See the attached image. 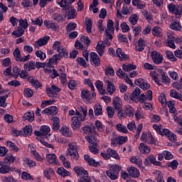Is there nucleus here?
I'll use <instances>...</instances> for the list:
<instances>
[{
  "instance_id": "f257e3e1",
  "label": "nucleus",
  "mask_w": 182,
  "mask_h": 182,
  "mask_svg": "<svg viewBox=\"0 0 182 182\" xmlns=\"http://www.w3.org/2000/svg\"><path fill=\"white\" fill-rule=\"evenodd\" d=\"M50 127L48 125H43L40 127V130H35L34 135L38 137L39 139H46V140H49V137H50Z\"/></svg>"
},
{
  "instance_id": "f03ea898",
  "label": "nucleus",
  "mask_w": 182,
  "mask_h": 182,
  "mask_svg": "<svg viewBox=\"0 0 182 182\" xmlns=\"http://www.w3.org/2000/svg\"><path fill=\"white\" fill-rule=\"evenodd\" d=\"M122 170V166L117 164H113L109 169L106 171V174L110 180H117L119 178V173Z\"/></svg>"
},
{
  "instance_id": "7ed1b4c3",
  "label": "nucleus",
  "mask_w": 182,
  "mask_h": 182,
  "mask_svg": "<svg viewBox=\"0 0 182 182\" xmlns=\"http://www.w3.org/2000/svg\"><path fill=\"white\" fill-rule=\"evenodd\" d=\"M85 140L90 144L89 146V150L93 154H99V149H97V138L93 136H85Z\"/></svg>"
},
{
  "instance_id": "20e7f679",
  "label": "nucleus",
  "mask_w": 182,
  "mask_h": 182,
  "mask_svg": "<svg viewBox=\"0 0 182 182\" xmlns=\"http://www.w3.org/2000/svg\"><path fill=\"white\" fill-rule=\"evenodd\" d=\"M80 132L83 134H87V137H93L96 138V128L95 127H91L90 125H85L84 127H82Z\"/></svg>"
},
{
  "instance_id": "39448f33",
  "label": "nucleus",
  "mask_w": 182,
  "mask_h": 182,
  "mask_svg": "<svg viewBox=\"0 0 182 182\" xmlns=\"http://www.w3.org/2000/svg\"><path fill=\"white\" fill-rule=\"evenodd\" d=\"M129 141V138L127 136H117L115 138L112 137L111 139V146L113 147H117V146H122V144H124V143H127Z\"/></svg>"
},
{
  "instance_id": "423d86ee",
  "label": "nucleus",
  "mask_w": 182,
  "mask_h": 182,
  "mask_svg": "<svg viewBox=\"0 0 182 182\" xmlns=\"http://www.w3.org/2000/svg\"><path fill=\"white\" fill-rule=\"evenodd\" d=\"M161 136H162V137H166V139H168L169 141H171V143H176V141H177V135L167 128L162 129Z\"/></svg>"
},
{
  "instance_id": "0eeeda50",
  "label": "nucleus",
  "mask_w": 182,
  "mask_h": 182,
  "mask_svg": "<svg viewBox=\"0 0 182 182\" xmlns=\"http://www.w3.org/2000/svg\"><path fill=\"white\" fill-rule=\"evenodd\" d=\"M60 45L61 43L60 41H55L53 45V49L54 50H57L58 55H60L61 58H68L69 56V55L68 54V52H66V50L65 48H62Z\"/></svg>"
},
{
  "instance_id": "6e6552de",
  "label": "nucleus",
  "mask_w": 182,
  "mask_h": 182,
  "mask_svg": "<svg viewBox=\"0 0 182 182\" xmlns=\"http://www.w3.org/2000/svg\"><path fill=\"white\" fill-rule=\"evenodd\" d=\"M151 56L154 63L156 65H160V63H163V60H164L163 55L159 51H152L151 53Z\"/></svg>"
},
{
  "instance_id": "1a4fd4ad",
  "label": "nucleus",
  "mask_w": 182,
  "mask_h": 182,
  "mask_svg": "<svg viewBox=\"0 0 182 182\" xmlns=\"http://www.w3.org/2000/svg\"><path fill=\"white\" fill-rule=\"evenodd\" d=\"M67 154L70 156L71 159H73V160H79V152H77V149L75 148V146L72 144L68 145Z\"/></svg>"
},
{
  "instance_id": "9d476101",
  "label": "nucleus",
  "mask_w": 182,
  "mask_h": 182,
  "mask_svg": "<svg viewBox=\"0 0 182 182\" xmlns=\"http://www.w3.org/2000/svg\"><path fill=\"white\" fill-rule=\"evenodd\" d=\"M76 0H61L60 1H57V4L63 8V11H69L73 4Z\"/></svg>"
},
{
  "instance_id": "9b49d317",
  "label": "nucleus",
  "mask_w": 182,
  "mask_h": 182,
  "mask_svg": "<svg viewBox=\"0 0 182 182\" xmlns=\"http://www.w3.org/2000/svg\"><path fill=\"white\" fill-rule=\"evenodd\" d=\"M90 60L91 65L94 66H100V58L97 53L91 52L90 55Z\"/></svg>"
},
{
  "instance_id": "f8f14e48",
  "label": "nucleus",
  "mask_w": 182,
  "mask_h": 182,
  "mask_svg": "<svg viewBox=\"0 0 182 182\" xmlns=\"http://www.w3.org/2000/svg\"><path fill=\"white\" fill-rule=\"evenodd\" d=\"M73 170L75 173H76L77 177H80L81 178L89 176V173L82 166H75Z\"/></svg>"
},
{
  "instance_id": "ddd939ff",
  "label": "nucleus",
  "mask_w": 182,
  "mask_h": 182,
  "mask_svg": "<svg viewBox=\"0 0 182 182\" xmlns=\"http://www.w3.org/2000/svg\"><path fill=\"white\" fill-rule=\"evenodd\" d=\"M81 97L82 99H86L87 100H92V99L96 97V94L95 92L90 94L89 90H82L81 91Z\"/></svg>"
},
{
  "instance_id": "4468645a",
  "label": "nucleus",
  "mask_w": 182,
  "mask_h": 182,
  "mask_svg": "<svg viewBox=\"0 0 182 182\" xmlns=\"http://www.w3.org/2000/svg\"><path fill=\"white\" fill-rule=\"evenodd\" d=\"M63 58L59 54L53 55V58H50L47 63V68H53V65L58 63V60H60Z\"/></svg>"
},
{
  "instance_id": "2eb2a0df",
  "label": "nucleus",
  "mask_w": 182,
  "mask_h": 182,
  "mask_svg": "<svg viewBox=\"0 0 182 182\" xmlns=\"http://www.w3.org/2000/svg\"><path fill=\"white\" fill-rule=\"evenodd\" d=\"M44 26L47 28V29H52V31H58L59 29V26L58 23L50 21V20H46L43 21Z\"/></svg>"
},
{
  "instance_id": "dca6fc26",
  "label": "nucleus",
  "mask_w": 182,
  "mask_h": 182,
  "mask_svg": "<svg viewBox=\"0 0 182 182\" xmlns=\"http://www.w3.org/2000/svg\"><path fill=\"white\" fill-rule=\"evenodd\" d=\"M43 114H50L51 116H55V114H58V107L51 106L46 108L42 111Z\"/></svg>"
},
{
  "instance_id": "f3484780",
  "label": "nucleus",
  "mask_w": 182,
  "mask_h": 182,
  "mask_svg": "<svg viewBox=\"0 0 182 182\" xmlns=\"http://www.w3.org/2000/svg\"><path fill=\"white\" fill-rule=\"evenodd\" d=\"M144 48H146V41L141 37L137 41V45L135 46V49L136 52H143Z\"/></svg>"
},
{
  "instance_id": "a211bd4d",
  "label": "nucleus",
  "mask_w": 182,
  "mask_h": 182,
  "mask_svg": "<svg viewBox=\"0 0 182 182\" xmlns=\"http://www.w3.org/2000/svg\"><path fill=\"white\" fill-rule=\"evenodd\" d=\"M84 160L88 163L89 166H92V167H99V166H100L99 162H97L93 158H91L87 154L84 156Z\"/></svg>"
},
{
  "instance_id": "6ab92c4d",
  "label": "nucleus",
  "mask_w": 182,
  "mask_h": 182,
  "mask_svg": "<svg viewBox=\"0 0 182 182\" xmlns=\"http://www.w3.org/2000/svg\"><path fill=\"white\" fill-rule=\"evenodd\" d=\"M112 105L115 110H120V109H123V104L122 103V99L119 97H116L113 99Z\"/></svg>"
},
{
  "instance_id": "aec40b11",
  "label": "nucleus",
  "mask_w": 182,
  "mask_h": 182,
  "mask_svg": "<svg viewBox=\"0 0 182 182\" xmlns=\"http://www.w3.org/2000/svg\"><path fill=\"white\" fill-rule=\"evenodd\" d=\"M28 82H29L31 86H33V87H35V89H39V87H42V85L41 84L39 80H38V79H35L33 76H30L28 78Z\"/></svg>"
},
{
  "instance_id": "412c9836",
  "label": "nucleus",
  "mask_w": 182,
  "mask_h": 182,
  "mask_svg": "<svg viewBox=\"0 0 182 182\" xmlns=\"http://www.w3.org/2000/svg\"><path fill=\"white\" fill-rule=\"evenodd\" d=\"M127 171L131 177L134 178H136L140 176V171H139V169L134 166H130L129 168H127Z\"/></svg>"
},
{
  "instance_id": "4be33fe9",
  "label": "nucleus",
  "mask_w": 182,
  "mask_h": 182,
  "mask_svg": "<svg viewBox=\"0 0 182 182\" xmlns=\"http://www.w3.org/2000/svg\"><path fill=\"white\" fill-rule=\"evenodd\" d=\"M50 39L49 36H45L44 37L39 38L35 42L36 46H45L48 43V41Z\"/></svg>"
},
{
  "instance_id": "5701e85b",
  "label": "nucleus",
  "mask_w": 182,
  "mask_h": 182,
  "mask_svg": "<svg viewBox=\"0 0 182 182\" xmlns=\"http://www.w3.org/2000/svg\"><path fill=\"white\" fill-rule=\"evenodd\" d=\"M72 124L71 127L74 130H77L78 129H80V126H82V122L80 119H77V117H73L72 119Z\"/></svg>"
},
{
  "instance_id": "b1692460",
  "label": "nucleus",
  "mask_w": 182,
  "mask_h": 182,
  "mask_svg": "<svg viewBox=\"0 0 182 182\" xmlns=\"http://www.w3.org/2000/svg\"><path fill=\"white\" fill-rule=\"evenodd\" d=\"M155 161L156 158L154 155H149L148 157L144 159V164H145L146 167H151L152 164L154 166Z\"/></svg>"
},
{
  "instance_id": "393cba45",
  "label": "nucleus",
  "mask_w": 182,
  "mask_h": 182,
  "mask_svg": "<svg viewBox=\"0 0 182 182\" xmlns=\"http://www.w3.org/2000/svg\"><path fill=\"white\" fill-rule=\"evenodd\" d=\"M119 58V60H124V59H129V55L125 54L124 52L122 50V48H118L116 50L115 55Z\"/></svg>"
},
{
  "instance_id": "a878e982",
  "label": "nucleus",
  "mask_w": 182,
  "mask_h": 182,
  "mask_svg": "<svg viewBox=\"0 0 182 182\" xmlns=\"http://www.w3.org/2000/svg\"><path fill=\"white\" fill-rule=\"evenodd\" d=\"M151 33L156 38H163V29L159 26H154L152 28Z\"/></svg>"
},
{
  "instance_id": "bb28decb",
  "label": "nucleus",
  "mask_w": 182,
  "mask_h": 182,
  "mask_svg": "<svg viewBox=\"0 0 182 182\" xmlns=\"http://www.w3.org/2000/svg\"><path fill=\"white\" fill-rule=\"evenodd\" d=\"M139 151L141 153H142V154H149L150 153L151 150L150 146H147L144 143H141L139 144Z\"/></svg>"
},
{
  "instance_id": "cd10ccee",
  "label": "nucleus",
  "mask_w": 182,
  "mask_h": 182,
  "mask_svg": "<svg viewBox=\"0 0 182 182\" xmlns=\"http://www.w3.org/2000/svg\"><path fill=\"white\" fill-rule=\"evenodd\" d=\"M60 133L65 137H72L73 133L67 127H63L60 129Z\"/></svg>"
},
{
  "instance_id": "c85d7f7f",
  "label": "nucleus",
  "mask_w": 182,
  "mask_h": 182,
  "mask_svg": "<svg viewBox=\"0 0 182 182\" xmlns=\"http://www.w3.org/2000/svg\"><path fill=\"white\" fill-rule=\"evenodd\" d=\"M16 158L12 155V154H7L6 156L4 158V164H7L8 166H11L12 163H14Z\"/></svg>"
},
{
  "instance_id": "c756f323",
  "label": "nucleus",
  "mask_w": 182,
  "mask_h": 182,
  "mask_svg": "<svg viewBox=\"0 0 182 182\" xmlns=\"http://www.w3.org/2000/svg\"><path fill=\"white\" fill-rule=\"evenodd\" d=\"M106 83L107 85V92H108L109 95H113V93H114V92H116V87L114 86V84H113L109 80H107Z\"/></svg>"
},
{
  "instance_id": "7c9ffc66",
  "label": "nucleus",
  "mask_w": 182,
  "mask_h": 182,
  "mask_svg": "<svg viewBox=\"0 0 182 182\" xmlns=\"http://www.w3.org/2000/svg\"><path fill=\"white\" fill-rule=\"evenodd\" d=\"M170 29H171L172 31H181V23H180V21H175L173 23H171L169 26Z\"/></svg>"
},
{
  "instance_id": "2f4dec72",
  "label": "nucleus",
  "mask_w": 182,
  "mask_h": 182,
  "mask_svg": "<svg viewBox=\"0 0 182 182\" xmlns=\"http://www.w3.org/2000/svg\"><path fill=\"white\" fill-rule=\"evenodd\" d=\"M125 114L127 117H133L134 116V109L131 105H126L124 107Z\"/></svg>"
},
{
  "instance_id": "473e14b6",
  "label": "nucleus",
  "mask_w": 182,
  "mask_h": 182,
  "mask_svg": "<svg viewBox=\"0 0 182 182\" xmlns=\"http://www.w3.org/2000/svg\"><path fill=\"white\" fill-rule=\"evenodd\" d=\"M23 68L28 72L31 70H34V69H36L35 61L31 60L26 63L23 65Z\"/></svg>"
},
{
  "instance_id": "72a5a7b5",
  "label": "nucleus",
  "mask_w": 182,
  "mask_h": 182,
  "mask_svg": "<svg viewBox=\"0 0 182 182\" xmlns=\"http://www.w3.org/2000/svg\"><path fill=\"white\" fill-rule=\"evenodd\" d=\"M23 164L24 165V167H28V168H32V167H35V166H36V162L29 158H26V159H24L23 161Z\"/></svg>"
},
{
  "instance_id": "f704fd0d",
  "label": "nucleus",
  "mask_w": 182,
  "mask_h": 182,
  "mask_svg": "<svg viewBox=\"0 0 182 182\" xmlns=\"http://www.w3.org/2000/svg\"><path fill=\"white\" fill-rule=\"evenodd\" d=\"M107 153L109 154V157H112L115 160H120V156H119V154H117V151L116 150L108 148L107 150Z\"/></svg>"
},
{
  "instance_id": "c9c22d12",
  "label": "nucleus",
  "mask_w": 182,
  "mask_h": 182,
  "mask_svg": "<svg viewBox=\"0 0 182 182\" xmlns=\"http://www.w3.org/2000/svg\"><path fill=\"white\" fill-rule=\"evenodd\" d=\"M170 97H173V99H177L178 100H180V102H182V95L181 93H178L177 90H171L170 91Z\"/></svg>"
},
{
  "instance_id": "e433bc0d",
  "label": "nucleus",
  "mask_w": 182,
  "mask_h": 182,
  "mask_svg": "<svg viewBox=\"0 0 182 182\" xmlns=\"http://www.w3.org/2000/svg\"><path fill=\"white\" fill-rule=\"evenodd\" d=\"M140 88L136 87L131 94L132 98L134 100V102H135V103L139 102V98H137V96H140Z\"/></svg>"
},
{
  "instance_id": "4c0bfd02",
  "label": "nucleus",
  "mask_w": 182,
  "mask_h": 182,
  "mask_svg": "<svg viewBox=\"0 0 182 182\" xmlns=\"http://www.w3.org/2000/svg\"><path fill=\"white\" fill-rule=\"evenodd\" d=\"M23 120H28V122H33L35 120V114L33 112H26L23 116Z\"/></svg>"
},
{
  "instance_id": "58836bf2",
  "label": "nucleus",
  "mask_w": 182,
  "mask_h": 182,
  "mask_svg": "<svg viewBox=\"0 0 182 182\" xmlns=\"http://www.w3.org/2000/svg\"><path fill=\"white\" fill-rule=\"evenodd\" d=\"M25 33V30L21 27H18L17 30L11 33V36H15L16 38H21Z\"/></svg>"
},
{
  "instance_id": "ea45409f",
  "label": "nucleus",
  "mask_w": 182,
  "mask_h": 182,
  "mask_svg": "<svg viewBox=\"0 0 182 182\" xmlns=\"http://www.w3.org/2000/svg\"><path fill=\"white\" fill-rule=\"evenodd\" d=\"M57 173L62 177H67L68 176H70V172H69V171L66 170L63 167L58 168L57 170Z\"/></svg>"
},
{
  "instance_id": "a19ab883",
  "label": "nucleus",
  "mask_w": 182,
  "mask_h": 182,
  "mask_svg": "<svg viewBox=\"0 0 182 182\" xmlns=\"http://www.w3.org/2000/svg\"><path fill=\"white\" fill-rule=\"evenodd\" d=\"M122 69L124 72H130V70H136V69H137V66L133 64H123Z\"/></svg>"
},
{
  "instance_id": "79ce46f5",
  "label": "nucleus",
  "mask_w": 182,
  "mask_h": 182,
  "mask_svg": "<svg viewBox=\"0 0 182 182\" xmlns=\"http://www.w3.org/2000/svg\"><path fill=\"white\" fill-rule=\"evenodd\" d=\"M165 53L166 55L167 59H168L171 62H177V58L174 56V54H173V52L170 50H166Z\"/></svg>"
},
{
  "instance_id": "37998d69",
  "label": "nucleus",
  "mask_w": 182,
  "mask_h": 182,
  "mask_svg": "<svg viewBox=\"0 0 182 182\" xmlns=\"http://www.w3.org/2000/svg\"><path fill=\"white\" fill-rule=\"evenodd\" d=\"M116 129L118 132H119L120 133H124V134H127V132H129L127 130V127L122 124H117L116 125Z\"/></svg>"
},
{
  "instance_id": "c03bdc74",
  "label": "nucleus",
  "mask_w": 182,
  "mask_h": 182,
  "mask_svg": "<svg viewBox=\"0 0 182 182\" xmlns=\"http://www.w3.org/2000/svg\"><path fill=\"white\" fill-rule=\"evenodd\" d=\"M166 166L171 167L172 170H177V167H178V161H177V160H173L171 162L168 161L166 164Z\"/></svg>"
},
{
  "instance_id": "a18cd8bd",
  "label": "nucleus",
  "mask_w": 182,
  "mask_h": 182,
  "mask_svg": "<svg viewBox=\"0 0 182 182\" xmlns=\"http://www.w3.org/2000/svg\"><path fill=\"white\" fill-rule=\"evenodd\" d=\"M129 21L132 25V26H134L139 21V17L137 16V14H134L131 15V16L129 18Z\"/></svg>"
},
{
  "instance_id": "49530a36",
  "label": "nucleus",
  "mask_w": 182,
  "mask_h": 182,
  "mask_svg": "<svg viewBox=\"0 0 182 182\" xmlns=\"http://www.w3.org/2000/svg\"><path fill=\"white\" fill-rule=\"evenodd\" d=\"M103 111V107L100 105H95L94 106V113L95 116H100L102 112Z\"/></svg>"
},
{
  "instance_id": "de8ad7c7",
  "label": "nucleus",
  "mask_w": 182,
  "mask_h": 182,
  "mask_svg": "<svg viewBox=\"0 0 182 182\" xmlns=\"http://www.w3.org/2000/svg\"><path fill=\"white\" fill-rule=\"evenodd\" d=\"M31 21L32 25H38V26L43 25V19H42L41 16L36 18L35 20L31 18Z\"/></svg>"
},
{
  "instance_id": "09e8293b",
  "label": "nucleus",
  "mask_w": 182,
  "mask_h": 182,
  "mask_svg": "<svg viewBox=\"0 0 182 182\" xmlns=\"http://www.w3.org/2000/svg\"><path fill=\"white\" fill-rule=\"evenodd\" d=\"M76 28H77V24H76L74 22H70L67 25L65 29L67 32L69 33V32H72V31H75Z\"/></svg>"
},
{
  "instance_id": "8fccbe9b",
  "label": "nucleus",
  "mask_w": 182,
  "mask_h": 182,
  "mask_svg": "<svg viewBox=\"0 0 182 182\" xmlns=\"http://www.w3.org/2000/svg\"><path fill=\"white\" fill-rule=\"evenodd\" d=\"M13 55L16 60V62H19V60H21V58L22 57V55H21V50H19V48H16Z\"/></svg>"
},
{
  "instance_id": "3c124183",
  "label": "nucleus",
  "mask_w": 182,
  "mask_h": 182,
  "mask_svg": "<svg viewBox=\"0 0 182 182\" xmlns=\"http://www.w3.org/2000/svg\"><path fill=\"white\" fill-rule=\"evenodd\" d=\"M76 86H77V81L75 80H70L69 82H68V87L70 90H75L76 88Z\"/></svg>"
},
{
  "instance_id": "603ef678",
  "label": "nucleus",
  "mask_w": 182,
  "mask_h": 182,
  "mask_svg": "<svg viewBox=\"0 0 182 182\" xmlns=\"http://www.w3.org/2000/svg\"><path fill=\"white\" fill-rule=\"evenodd\" d=\"M171 79L168 77V76L166 75V73H163L161 74V82L164 83L165 85H170L171 83Z\"/></svg>"
},
{
  "instance_id": "864d4df0",
  "label": "nucleus",
  "mask_w": 182,
  "mask_h": 182,
  "mask_svg": "<svg viewBox=\"0 0 182 182\" xmlns=\"http://www.w3.org/2000/svg\"><path fill=\"white\" fill-rule=\"evenodd\" d=\"M20 73L21 68H19L18 66H14L13 68V74H11V76L14 77V79H18Z\"/></svg>"
},
{
  "instance_id": "5fc2aeb1",
  "label": "nucleus",
  "mask_w": 182,
  "mask_h": 182,
  "mask_svg": "<svg viewBox=\"0 0 182 182\" xmlns=\"http://www.w3.org/2000/svg\"><path fill=\"white\" fill-rule=\"evenodd\" d=\"M107 31H109L113 33L114 32V22H113V20H108L107 23Z\"/></svg>"
},
{
  "instance_id": "6e6d98bb",
  "label": "nucleus",
  "mask_w": 182,
  "mask_h": 182,
  "mask_svg": "<svg viewBox=\"0 0 182 182\" xmlns=\"http://www.w3.org/2000/svg\"><path fill=\"white\" fill-rule=\"evenodd\" d=\"M18 25L20 26V28H22V29H23V31L28 29V26H29L28 19L26 18L24 20H20Z\"/></svg>"
},
{
  "instance_id": "4d7b16f0",
  "label": "nucleus",
  "mask_w": 182,
  "mask_h": 182,
  "mask_svg": "<svg viewBox=\"0 0 182 182\" xmlns=\"http://www.w3.org/2000/svg\"><path fill=\"white\" fill-rule=\"evenodd\" d=\"M11 171V167L9 165H2L0 168L1 174H6V173H9Z\"/></svg>"
},
{
  "instance_id": "13d9d810",
  "label": "nucleus",
  "mask_w": 182,
  "mask_h": 182,
  "mask_svg": "<svg viewBox=\"0 0 182 182\" xmlns=\"http://www.w3.org/2000/svg\"><path fill=\"white\" fill-rule=\"evenodd\" d=\"M46 159L50 163H56V154H48Z\"/></svg>"
},
{
  "instance_id": "bf43d9fd",
  "label": "nucleus",
  "mask_w": 182,
  "mask_h": 182,
  "mask_svg": "<svg viewBox=\"0 0 182 182\" xmlns=\"http://www.w3.org/2000/svg\"><path fill=\"white\" fill-rule=\"evenodd\" d=\"M107 116L109 119H113V116H114V108L112 106H108L107 107Z\"/></svg>"
},
{
  "instance_id": "052dcab7",
  "label": "nucleus",
  "mask_w": 182,
  "mask_h": 182,
  "mask_svg": "<svg viewBox=\"0 0 182 182\" xmlns=\"http://www.w3.org/2000/svg\"><path fill=\"white\" fill-rule=\"evenodd\" d=\"M77 63L80 66H83V68H87V63H86V60H85L82 57H79L76 59Z\"/></svg>"
},
{
  "instance_id": "680f3d73",
  "label": "nucleus",
  "mask_w": 182,
  "mask_h": 182,
  "mask_svg": "<svg viewBox=\"0 0 182 182\" xmlns=\"http://www.w3.org/2000/svg\"><path fill=\"white\" fill-rule=\"evenodd\" d=\"M80 41L82 43H85V46H87V48L90 45V38L86 36H82L80 37Z\"/></svg>"
},
{
  "instance_id": "e2e57ef3",
  "label": "nucleus",
  "mask_w": 182,
  "mask_h": 182,
  "mask_svg": "<svg viewBox=\"0 0 182 182\" xmlns=\"http://www.w3.org/2000/svg\"><path fill=\"white\" fill-rule=\"evenodd\" d=\"M95 127H97L98 132H100L101 133H103V132H105V125L102 124V122H100V121H95Z\"/></svg>"
},
{
  "instance_id": "0e129e2a",
  "label": "nucleus",
  "mask_w": 182,
  "mask_h": 182,
  "mask_svg": "<svg viewBox=\"0 0 182 182\" xmlns=\"http://www.w3.org/2000/svg\"><path fill=\"white\" fill-rule=\"evenodd\" d=\"M120 28L123 32V33H126L127 32H129L130 31V26L127 25V23L122 22L120 25Z\"/></svg>"
},
{
  "instance_id": "69168bd1",
  "label": "nucleus",
  "mask_w": 182,
  "mask_h": 182,
  "mask_svg": "<svg viewBox=\"0 0 182 182\" xmlns=\"http://www.w3.org/2000/svg\"><path fill=\"white\" fill-rule=\"evenodd\" d=\"M124 99L127 103H133L134 102V100L132 97V95L129 92L125 93L124 95Z\"/></svg>"
},
{
  "instance_id": "338daca9",
  "label": "nucleus",
  "mask_w": 182,
  "mask_h": 182,
  "mask_svg": "<svg viewBox=\"0 0 182 182\" xmlns=\"http://www.w3.org/2000/svg\"><path fill=\"white\" fill-rule=\"evenodd\" d=\"M174 15H178V18H180V15L182 14V4L175 6Z\"/></svg>"
},
{
  "instance_id": "774afa93",
  "label": "nucleus",
  "mask_w": 182,
  "mask_h": 182,
  "mask_svg": "<svg viewBox=\"0 0 182 182\" xmlns=\"http://www.w3.org/2000/svg\"><path fill=\"white\" fill-rule=\"evenodd\" d=\"M4 119L5 122H6L9 124H11L12 122H14V116L9 114H6L4 116Z\"/></svg>"
}]
</instances>
